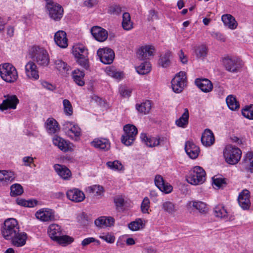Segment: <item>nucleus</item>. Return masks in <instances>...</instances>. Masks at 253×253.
<instances>
[{
	"label": "nucleus",
	"instance_id": "nucleus-15",
	"mask_svg": "<svg viewBox=\"0 0 253 253\" xmlns=\"http://www.w3.org/2000/svg\"><path fill=\"white\" fill-rule=\"evenodd\" d=\"M25 74L28 78L37 80L39 79V71L37 65L32 61H30L25 66Z\"/></svg>",
	"mask_w": 253,
	"mask_h": 253
},
{
	"label": "nucleus",
	"instance_id": "nucleus-12",
	"mask_svg": "<svg viewBox=\"0 0 253 253\" xmlns=\"http://www.w3.org/2000/svg\"><path fill=\"white\" fill-rule=\"evenodd\" d=\"M97 54L101 62L104 64L112 63L115 57L113 50L107 47L99 49L97 50Z\"/></svg>",
	"mask_w": 253,
	"mask_h": 253
},
{
	"label": "nucleus",
	"instance_id": "nucleus-21",
	"mask_svg": "<svg viewBox=\"0 0 253 253\" xmlns=\"http://www.w3.org/2000/svg\"><path fill=\"white\" fill-rule=\"evenodd\" d=\"M155 48L152 45H145L141 47L137 51V57L141 60L149 58L153 55Z\"/></svg>",
	"mask_w": 253,
	"mask_h": 253
},
{
	"label": "nucleus",
	"instance_id": "nucleus-17",
	"mask_svg": "<svg viewBox=\"0 0 253 253\" xmlns=\"http://www.w3.org/2000/svg\"><path fill=\"white\" fill-rule=\"evenodd\" d=\"M91 35L98 42H104L108 38V32L104 29L99 27L94 26L91 30Z\"/></svg>",
	"mask_w": 253,
	"mask_h": 253
},
{
	"label": "nucleus",
	"instance_id": "nucleus-44",
	"mask_svg": "<svg viewBox=\"0 0 253 253\" xmlns=\"http://www.w3.org/2000/svg\"><path fill=\"white\" fill-rule=\"evenodd\" d=\"M214 214L215 216L224 218L227 216V211L222 205L216 206L214 209Z\"/></svg>",
	"mask_w": 253,
	"mask_h": 253
},
{
	"label": "nucleus",
	"instance_id": "nucleus-5",
	"mask_svg": "<svg viewBox=\"0 0 253 253\" xmlns=\"http://www.w3.org/2000/svg\"><path fill=\"white\" fill-rule=\"evenodd\" d=\"M206 176V172L202 167L195 166L189 171L186 180L189 183L192 185H200L205 181Z\"/></svg>",
	"mask_w": 253,
	"mask_h": 253
},
{
	"label": "nucleus",
	"instance_id": "nucleus-22",
	"mask_svg": "<svg viewBox=\"0 0 253 253\" xmlns=\"http://www.w3.org/2000/svg\"><path fill=\"white\" fill-rule=\"evenodd\" d=\"M154 181L156 186L162 192L169 193L172 190V187L168 183H165L163 177L161 175H156Z\"/></svg>",
	"mask_w": 253,
	"mask_h": 253
},
{
	"label": "nucleus",
	"instance_id": "nucleus-31",
	"mask_svg": "<svg viewBox=\"0 0 253 253\" xmlns=\"http://www.w3.org/2000/svg\"><path fill=\"white\" fill-rule=\"evenodd\" d=\"M47 232L50 238L53 241L62 234L61 227L56 224H50L48 228Z\"/></svg>",
	"mask_w": 253,
	"mask_h": 253
},
{
	"label": "nucleus",
	"instance_id": "nucleus-47",
	"mask_svg": "<svg viewBox=\"0 0 253 253\" xmlns=\"http://www.w3.org/2000/svg\"><path fill=\"white\" fill-rule=\"evenodd\" d=\"M54 241L60 245L66 246L72 243L73 242L74 239L72 237L69 236L60 235L59 237Z\"/></svg>",
	"mask_w": 253,
	"mask_h": 253
},
{
	"label": "nucleus",
	"instance_id": "nucleus-34",
	"mask_svg": "<svg viewBox=\"0 0 253 253\" xmlns=\"http://www.w3.org/2000/svg\"><path fill=\"white\" fill-rule=\"evenodd\" d=\"M84 72L79 69L75 70L72 72V77L74 81L77 84L81 86L84 85Z\"/></svg>",
	"mask_w": 253,
	"mask_h": 253
},
{
	"label": "nucleus",
	"instance_id": "nucleus-1",
	"mask_svg": "<svg viewBox=\"0 0 253 253\" xmlns=\"http://www.w3.org/2000/svg\"><path fill=\"white\" fill-rule=\"evenodd\" d=\"M29 55L32 61L41 67H47L50 62V57L47 50L39 46L34 45L29 49Z\"/></svg>",
	"mask_w": 253,
	"mask_h": 253
},
{
	"label": "nucleus",
	"instance_id": "nucleus-52",
	"mask_svg": "<svg viewBox=\"0 0 253 253\" xmlns=\"http://www.w3.org/2000/svg\"><path fill=\"white\" fill-rule=\"evenodd\" d=\"M242 115L247 119L250 120L253 119V105L249 106H246L242 109Z\"/></svg>",
	"mask_w": 253,
	"mask_h": 253
},
{
	"label": "nucleus",
	"instance_id": "nucleus-11",
	"mask_svg": "<svg viewBox=\"0 0 253 253\" xmlns=\"http://www.w3.org/2000/svg\"><path fill=\"white\" fill-rule=\"evenodd\" d=\"M35 216L42 222H52L56 220L55 211L49 208L40 209L35 213Z\"/></svg>",
	"mask_w": 253,
	"mask_h": 253
},
{
	"label": "nucleus",
	"instance_id": "nucleus-19",
	"mask_svg": "<svg viewBox=\"0 0 253 253\" xmlns=\"http://www.w3.org/2000/svg\"><path fill=\"white\" fill-rule=\"evenodd\" d=\"M66 195L68 199L76 203L81 202L85 198L84 193L79 189L76 188L68 190Z\"/></svg>",
	"mask_w": 253,
	"mask_h": 253
},
{
	"label": "nucleus",
	"instance_id": "nucleus-29",
	"mask_svg": "<svg viewBox=\"0 0 253 253\" xmlns=\"http://www.w3.org/2000/svg\"><path fill=\"white\" fill-rule=\"evenodd\" d=\"M95 224L100 228H106L113 225L114 219L110 216H101L94 221Z\"/></svg>",
	"mask_w": 253,
	"mask_h": 253
},
{
	"label": "nucleus",
	"instance_id": "nucleus-40",
	"mask_svg": "<svg viewBox=\"0 0 253 253\" xmlns=\"http://www.w3.org/2000/svg\"><path fill=\"white\" fill-rule=\"evenodd\" d=\"M135 68L138 74L140 75H145L151 71V65L149 62L146 61L141 63Z\"/></svg>",
	"mask_w": 253,
	"mask_h": 253
},
{
	"label": "nucleus",
	"instance_id": "nucleus-30",
	"mask_svg": "<svg viewBox=\"0 0 253 253\" xmlns=\"http://www.w3.org/2000/svg\"><path fill=\"white\" fill-rule=\"evenodd\" d=\"M45 126L46 131L50 134H54L60 130L57 122L53 118H48L46 121Z\"/></svg>",
	"mask_w": 253,
	"mask_h": 253
},
{
	"label": "nucleus",
	"instance_id": "nucleus-51",
	"mask_svg": "<svg viewBox=\"0 0 253 253\" xmlns=\"http://www.w3.org/2000/svg\"><path fill=\"white\" fill-rule=\"evenodd\" d=\"M64 112L67 116H71L73 114V107L71 102L68 99L63 101Z\"/></svg>",
	"mask_w": 253,
	"mask_h": 253
},
{
	"label": "nucleus",
	"instance_id": "nucleus-27",
	"mask_svg": "<svg viewBox=\"0 0 253 253\" xmlns=\"http://www.w3.org/2000/svg\"><path fill=\"white\" fill-rule=\"evenodd\" d=\"M54 41L56 44L61 48H66L68 46V39L66 33L64 31L59 30L54 35Z\"/></svg>",
	"mask_w": 253,
	"mask_h": 253
},
{
	"label": "nucleus",
	"instance_id": "nucleus-10",
	"mask_svg": "<svg viewBox=\"0 0 253 253\" xmlns=\"http://www.w3.org/2000/svg\"><path fill=\"white\" fill-rule=\"evenodd\" d=\"M49 17L55 21H58L61 20L64 14L63 7L59 4L55 2L52 4H48L45 6Z\"/></svg>",
	"mask_w": 253,
	"mask_h": 253
},
{
	"label": "nucleus",
	"instance_id": "nucleus-8",
	"mask_svg": "<svg viewBox=\"0 0 253 253\" xmlns=\"http://www.w3.org/2000/svg\"><path fill=\"white\" fill-rule=\"evenodd\" d=\"M124 134L121 138L122 142L126 146L131 145L137 134V129L135 126L131 124L126 125L124 126Z\"/></svg>",
	"mask_w": 253,
	"mask_h": 253
},
{
	"label": "nucleus",
	"instance_id": "nucleus-49",
	"mask_svg": "<svg viewBox=\"0 0 253 253\" xmlns=\"http://www.w3.org/2000/svg\"><path fill=\"white\" fill-rule=\"evenodd\" d=\"M143 221L138 218L134 221L131 222L128 225L129 229L132 231H137L143 227Z\"/></svg>",
	"mask_w": 253,
	"mask_h": 253
},
{
	"label": "nucleus",
	"instance_id": "nucleus-25",
	"mask_svg": "<svg viewBox=\"0 0 253 253\" xmlns=\"http://www.w3.org/2000/svg\"><path fill=\"white\" fill-rule=\"evenodd\" d=\"M53 168L57 174L62 179L68 180L71 177V172L66 166L59 164H55L54 165Z\"/></svg>",
	"mask_w": 253,
	"mask_h": 253
},
{
	"label": "nucleus",
	"instance_id": "nucleus-62",
	"mask_svg": "<svg viewBox=\"0 0 253 253\" xmlns=\"http://www.w3.org/2000/svg\"><path fill=\"white\" fill-rule=\"evenodd\" d=\"M157 18L158 16L155 11L154 10H150L147 18L148 20L149 21H153L155 19H157Z\"/></svg>",
	"mask_w": 253,
	"mask_h": 253
},
{
	"label": "nucleus",
	"instance_id": "nucleus-6",
	"mask_svg": "<svg viewBox=\"0 0 253 253\" xmlns=\"http://www.w3.org/2000/svg\"><path fill=\"white\" fill-rule=\"evenodd\" d=\"M242 156L241 150L231 145H227L223 151V156L226 162L230 165H235L240 161Z\"/></svg>",
	"mask_w": 253,
	"mask_h": 253
},
{
	"label": "nucleus",
	"instance_id": "nucleus-37",
	"mask_svg": "<svg viewBox=\"0 0 253 253\" xmlns=\"http://www.w3.org/2000/svg\"><path fill=\"white\" fill-rule=\"evenodd\" d=\"M243 164L245 168L253 172V152H248L244 158Z\"/></svg>",
	"mask_w": 253,
	"mask_h": 253
},
{
	"label": "nucleus",
	"instance_id": "nucleus-13",
	"mask_svg": "<svg viewBox=\"0 0 253 253\" xmlns=\"http://www.w3.org/2000/svg\"><path fill=\"white\" fill-rule=\"evenodd\" d=\"M63 126L66 133L72 139L77 140L81 135V129L77 125L68 122Z\"/></svg>",
	"mask_w": 253,
	"mask_h": 253
},
{
	"label": "nucleus",
	"instance_id": "nucleus-53",
	"mask_svg": "<svg viewBox=\"0 0 253 253\" xmlns=\"http://www.w3.org/2000/svg\"><path fill=\"white\" fill-rule=\"evenodd\" d=\"M195 53L198 58H204L207 54V48L206 46L202 45L196 48Z\"/></svg>",
	"mask_w": 253,
	"mask_h": 253
},
{
	"label": "nucleus",
	"instance_id": "nucleus-61",
	"mask_svg": "<svg viewBox=\"0 0 253 253\" xmlns=\"http://www.w3.org/2000/svg\"><path fill=\"white\" fill-rule=\"evenodd\" d=\"M34 158L30 156L24 157L22 159L24 165L25 166H30L31 164L34 162Z\"/></svg>",
	"mask_w": 253,
	"mask_h": 253
},
{
	"label": "nucleus",
	"instance_id": "nucleus-60",
	"mask_svg": "<svg viewBox=\"0 0 253 253\" xmlns=\"http://www.w3.org/2000/svg\"><path fill=\"white\" fill-rule=\"evenodd\" d=\"M122 12V7L119 5H114L109 7L108 13L111 14L119 15Z\"/></svg>",
	"mask_w": 253,
	"mask_h": 253
},
{
	"label": "nucleus",
	"instance_id": "nucleus-55",
	"mask_svg": "<svg viewBox=\"0 0 253 253\" xmlns=\"http://www.w3.org/2000/svg\"><path fill=\"white\" fill-rule=\"evenodd\" d=\"M99 238L108 243L112 244L115 242V237L111 233H102Z\"/></svg>",
	"mask_w": 253,
	"mask_h": 253
},
{
	"label": "nucleus",
	"instance_id": "nucleus-26",
	"mask_svg": "<svg viewBox=\"0 0 253 253\" xmlns=\"http://www.w3.org/2000/svg\"><path fill=\"white\" fill-rule=\"evenodd\" d=\"M53 144L63 152H67L71 148V143L62 137L55 135L52 139Z\"/></svg>",
	"mask_w": 253,
	"mask_h": 253
},
{
	"label": "nucleus",
	"instance_id": "nucleus-45",
	"mask_svg": "<svg viewBox=\"0 0 253 253\" xmlns=\"http://www.w3.org/2000/svg\"><path fill=\"white\" fill-rule=\"evenodd\" d=\"M192 206L198 210L200 212L205 213L208 211V208L206 203L201 201H193L190 203Z\"/></svg>",
	"mask_w": 253,
	"mask_h": 253
},
{
	"label": "nucleus",
	"instance_id": "nucleus-39",
	"mask_svg": "<svg viewBox=\"0 0 253 253\" xmlns=\"http://www.w3.org/2000/svg\"><path fill=\"white\" fill-rule=\"evenodd\" d=\"M122 27L125 30H130L133 28V23L130 20V16L129 13L125 12L123 14Z\"/></svg>",
	"mask_w": 253,
	"mask_h": 253
},
{
	"label": "nucleus",
	"instance_id": "nucleus-3",
	"mask_svg": "<svg viewBox=\"0 0 253 253\" xmlns=\"http://www.w3.org/2000/svg\"><path fill=\"white\" fill-rule=\"evenodd\" d=\"M73 54L77 59L78 63L85 70L89 68L88 50L82 44H77L73 47Z\"/></svg>",
	"mask_w": 253,
	"mask_h": 253
},
{
	"label": "nucleus",
	"instance_id": "nucleus-14",
	"mask_svg": "<svg viewBox=\"0 0 253 253\" xmlns=\"http://www.w3.org/2000/svg\"><path fill=\"white\" fill-rule=\"evenodd\" d=\"M5 99L0 104V110L3 111L8 109H15L19 103V100L15 95H4Z\"/></svg>",
	"mask_w": 253,
	"mask_h": 253
},
{
	"label": "nucleus",
	"instance_id": "nucleus-24",
	"mask_svg": "<svg viewBox=\"0 0 253 253\" xmlns=\"http://www.w3.org/2000/svg\"><path fill=\"white\" fill-rule=\"evenodd\" d=\"M201 140L202 144L205 146L210 147L213 145L215 138L212 131L208 128L206 129L202 133Z\"/></svg>",
	"mask_w": 253,
	"mask_h": 253
},
{
	"label": "nucleus",
	"instance_id": "nucleus-20",
	"mask_svg": "<svg viewBox=\"0 0 253 253\" xmlns=\"http://www.w3.org/2000/svg\"><path fill=\"white\" fill-rule=\"evenodd\" d=\"M185 150L187 155L192 159L197 158L200 152L199 147L191 141L185 143Z\"/></svg>",
	"mask_w": 253,
	"mask_h": 253
},
{
	"label": "nucleus",
	"instance_id": "nucleus-63",
	"mask_svg": "<svg viewBox=\"0 0 253 253\" xmlns=\"http://www.w3.org/2000/svg\"><path fill=\"white\" fill-rule=\"evenodd\" d=\"M211 36L214 38L217 39L218 41H221V42H225V39L224 37V36L218 32H213L211 34Z\"/></svg>",
	"mask_w": 253,
	"mask_h": 253
},
{
	"label": "nucleus",
	"instance_id": "nucleus-41",
	"mask_svg": "<svg viewBox=\"0 0 253 253\" xmlns=\"http://www.w3.org/2000/svg\"><path fill=\"white\" fill-rule=\"evenodd\" d=\"M226 101L229 108L232 110H236L240 107L239 102L235 97L232 95H228L226 99Z\"/></svg>",
	"mask_w": 253,
	"mask_h": 253
},
{
	"label": "nucleus",
	"instance_id": "nucleus-38",
	"mask_svg": "<svg viewBox=\"0 0 253 253\" xmlns=\"http://www.w3.org/2000/svg\"><path fill=\"white\" fill-rule=\"evenodd\" d=\"M55 68L61 73H67L70 70V67L66 63L60 59L54 60Z\"/></svg>",
	"mask_w": 253,
	"mask_h": 253
},
{
	"label": "nucleus",
	"instance_id": "nucleus-7",
	"mask_svg": "<svg viewBox=\"0 0 253 253\" xmlns=\"http://www.w3.org/2000/svg\"><path fill=\"white\" fill-rule=\"evenodd\" d=\"M222 65L225 70L232 73H237L240 71L243 66L241 60L229 56L223 57L221 60Z\"/></svg>",
	"mask_w": 253,
	"mask_h": 253
},
{
	"label": "nucleus",
	"instance_id": "nucleus-64",
	"mask_svg": "<svg viewBox=\"0 0 253 253\" xmlns=\"http://www.w3.org/2000/svg\"><path fill=\"white\" fill-rule=\"evenodd\" d=\"M120 92L121 95L124 97H129L131 92V90L126 89L125 87H121L120 88Z\"/></svg>",
	"mask_w": 253,
	"mask_h": 253
},
{
	"label": "nucleus",
	"instance_id": "nucleus-33",
	"mask_svg": "<svg viewBox=\"0 0 253 253\" xmlns=\"http://www.w3.org/2000/svg\"><path fill=\"white\" fill-rule=\"evenodd\" d=\"M189 114L187 108L184 109V112L181 116L175 121V124L178 127L185 128L188 125Z\"/></svg>",
	"mask_w": 253,
	"mask_h": 253
},
{
	"label": "nucleus",
	"instance_id": "nucleus-9",
	"mask_svg": "<svg viewBox=\"0 0 253 253\" xmlns=\"http://www.w3.org/2000/svg\"><path fill=\"white\" fill-rule=\"evenodd\" d=\"M186 73L180 71L175 75L171 82L172 90L176 93L181 92L186 85Z\"/></svg>",
	"mask_w": 253,
	"mask_h": 253
},
{
	"label": "nucleus",
	"instance_id": "nucleus-35",
	"mask_svg": "<svg viewBox=\"0 0 253 253\" xmlns=\"http://www.w3.org/2000/svg\"><path fill=\"white\" fill-rule=\"evenodd\" d=\"M222 21L224 25L231 29H234L237 27V23L235 18L230 14H224L222 16Z\"/></svg>",
	"mask_w": 253,
	"mask_h": 253
},
{
	"label": "nucleus",
	"instance_id": "nucleus-43",
	"mask_svg": "<svg viewBox=\"0 0 253 253\" xmlns=\"http://www.w3.org/2000/svg\"><path fill=\"white\" fill-rule=\"evenodd\" d=\"M171 55V52L169 50L166 51L165 54L160 57L159 64L164 68L168 67L170 63L169 58Z\"/></svg>",
	"mask_w": 253,
	"mask_h": 253
},
{
	"label": "nucleus",
	"instance_id": "nucleus-56",
	"mask_svg": "<svg viewBox=\"0 0 253 253\" xmlns=\"http://www.w3.org/2000/svg\"><path fill=\"white\" fill-rule=\"evenodd\" d=\"M150 208V200L147 197L143 199L141 205V210L144 213H149L148 210Z\"/></svg>",
	"mask_w": 253,
	"mask_h": 253
},
{
	"label": "nucleus",
	"instance_id": "nucleus-50",
	"mask_svg": "<svg viewBox=\"0 0 253 253\" xmlns=\"http://www.w3.org/2000/svg\"><path fill=\"white\" fill-rule=\"evenodd\" d=\"M88 191L90 193L93 194L96 196L101 195L104 192L103 187L96 185L88 187Z\"/></svg>",
	"mask_w": 253,
	"mask_h": 253
},
{
	"label": "nucleus",
	"instance_id": "nucleus-54",
	"mask_svg": "<svg viewBox=\"0 0 253 253\" xmlns=\"http://www.w3.org/2000/svg\"><path fill=\"white\" fill-rule=\"evenodd\" d=\"M106 165L110 169L114 170H121L123 168L122 164L118 161L108 162L106 163Z\"/></svg>",
	"mask_w": 253,
	"mask_h": 253
},
{
	"label": "nucleus",
	"instance_id": "nucleus-18",
	"mask_svg": "<svg viewBox=\"0 0 253 253\" xmlns=\"http://www.w3.org/2000/svg\"><path fill=\"white\" fill-rule=\"evenodd\" d=\"M238 201L242 209L244 210L249 209L251 206L250 192L247 189L243 190L240 193Z\"/></svg>",
	"mask_w": 253,
	"mask_h": 253
},
{
	"label": "nucleus",
	"instance_id": "nucleus-28",
	"mask_svg": "<svg viewBox=\"0 0 253 253\" xmlns=\"http://www.w3.org/2000/svg\"><path fill=\"white\" fill-rule=\"evenodd\" d=\"M91 144L94 147L105 151H108L110 148L109 140L104 138H95L91 142Z\"/></svg>",
	"mask_w": 253,
	"mask_h": 253
},
{
	"label": "nucleus",
	"instance_id": "nucleus-4",
	"mask_svg": "<svg viewBox=\"0 0 253 253\" xmlns=\"http://www.w3.org/2000/svg\"><path fill=\"white\" fill-rule=\"evenodd\" d=\"M19 231V226L17 221L13 218L6 219L1 228L2 237L6 240L11 239L13 235Z\"/></svg>",
	"mask_w": 253,
	"mask_h": 253
},
{
	"label": "nucleus",
	"instance_id": "nucleus-42",
	"mask_svg": "<svg viewBox=\"0 0 253 253\" xmlns=\"http://www.w3.org/2000/svg\"><path fill=\"white\" fill-rule=\"evenodd\" d=\"M162 209L169 214H172L177 211L175 205L170 201H166L162 204Z\"/></svg>",
	"mask_w": 253,
	"mask_h": 253
},
{
	"label": "nucleus",
	"instance_id": "nucleus-2",
	"mask_svg": "<svg viewBox=\"0 0 253 253\" xmlns=\"http://www.w3.org/2000/svg\"><path fill=\"white\" fill-rule=\"evenodd\" d=\"M0 76L4 81L8 83H14L18 78L16 68L8 63L0 65Z\"/></svg>",
	"mask_w": 253,
	"mask_h": 253
},
{
	"label": "nucleus",
	"instance_id": "nucleus-59",
	"mask_svg": "<svg viewBox=\"0 0 253 253\" xmlns=\"http://www.w3.org/2000/svg\"><path fill=\"white\" fill-rule=\"evenodd\" d=\"M213 184L217 188H222L226 185V181L225 179L222 178H212Z\"/></svg>",
	"mask_w": 253,
	"mask_h": 253
},
{
	"label": "nucleus",
	"instance_id": "nucleus-57",
	"mask_svg": "<svg viewBox=\"0 0 253 253\" xmlns=\"http://www.w3.org/2000/svg\"><path fill=\"white\" fill-rule=\"evenodd\" d=\"M3 181L6 182H11L13 181L15 178L14 173L11 171L4 170Z\"/></svg>",
	"mask_w": 253,
	"mask_h": 253
},
{
	"label": "nucleus",
	"instance_id": "nucleus-32",
	"mask_svg": "<svg viewBox=\"0 0 253 253\" xmlns=\"http://www.w3.org/2000/svg\"><path fill=\"white\" fill-rule=\"evenodd\" d=\"M140 138L149 147H156L161 144L159 138L148 137L145 133H141Z\"/></svg>",
	"mask_w": 253,
	"mask_h": 253
},
{
	"label": "nucleus",
	"instance_id": "nucleus-23",
	"mask_svg": "<svg viewBox=\"0 0 253 253\" xmlns=\"http://www.w3.org/2000/svg\"><path fill=\"white\" fill-rule=\"evenodd\" d=\"M195 84L202 91L206 93L211 91L213 88L211 82L207 79H196Z\"/></svg>",
	"mask_w": 253,
	"mask_h": 253
},
{
	"label": "nucleus",
	"instance_id": "nucleus-46",
	"mask_svg": "<svg viewBox=\"0 0 253 253\" xmlns=\"http://www.w3.org/2000/svg\"><path fill=\"white\" fill-rule=\"evenodd\" d=\"M106 72L108 76L116 79L120 80L123 78V72L118 71L113 67L107 68L106 70Z\"/></svg>",
	"mask_w": 253,
	"mask_h": 253
},
{
	"label": "nucleus",
	"instance_id": "nucleus-48",
	"mask_svg": "<svg viewBox=\"0 0 253 253\" xmlns=\"http://www.w3.org/2000/svg\"><path fill=\"white\" fill-rule=\"evenodd\" d=\"M10 194L12 196H16L21 195L23 193L22 186L19 184H14L10 187Z\"/></svg>",
	"mask_w": 253,
	"mask_h": 253
},
{
	"label": "nucleus",
	"instance_id": "nucleus-16",
	"mask_svg": "<svg viewBox=\"0 0 253 253\" xmlns=\"http://www.w3.org/2000/svg\"><path fill=\"white\" fill-rule=\"evenodd\" d=\"M27 237L28 236L26 233L19 231L8 240H10L12 245L14 246L21 247L26 244Z\"/></svg>",
	"mask_w": 253,
	"mask_h": 253
},
{
	"label": "nucleus",
	"instance_id": "nucleus-36",
	"mask_svg": "<svg viewBox=\"0 0 253 253\" xmlns=\"http://www.w3.org/2000/svg\"><path fill=\"white\" fill-rule=\"evenodd\" d=\"M151 107V103L149 100H146L140 104H136L135 106L136 110L143 115L149 113Z\"/></svg>",
	"mask_w": 253,
	"mask_h": 253
},
{
	"label": "nucleus",
	"instance_id": "nucleus-58",
	"mask_svg": "<svg viewBox=\"0 0 253 253\" xmlns=\"http://www.w3.org/2000/svg\"><path fill=\"white\" fill-rule=\"evenodd\" d=\"M77 220L79 224L83 226H87L89 223V221L88 220L87 216L84 213H83L78 215L77 217Z\"/></svg>",
	"mask_w": 253,
	"mask_h": 253
}]
</instances>
